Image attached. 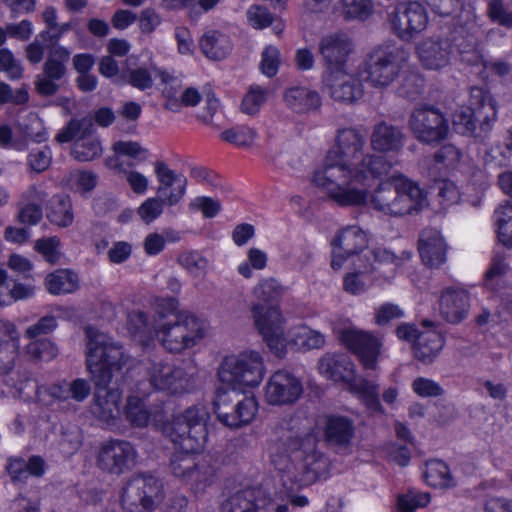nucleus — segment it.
Wrapping results in <instances>:
<instances>
[{
	"label": "nucleus",
	"instance_id": "f257e3e1",
	"mask_svg": "<svg viewBox=\"0 0 512 512\" xmlns=\"http://www.w3.org/2000/svg\"><path fill=\"white\" fill-rule=\"evenodd\" d=\"M390 170L387 160L366 150L357 130L346 128L338 130L312 182L343 207H370L389 216L414 214L426 207L427 198L419 185Z\"/></svg>",
	"mask_w": 512,
	"mask_h": 512
},
{
	"label": "nucleus",
	"instance_id": "f03ea898",
	"mask_svg": "<svg viewBox=\"0 0 512 512\" xmlns=\"http://www.w3.org/2000/svg\"><path fill=\"white\" fill-rule=\"evenodd\" d=\"M86 366L95 384L93 413L107 428L118 429L121 425L120 401L122 393L108 385L126 363L122 347L105 333L93 328L86 329Z\"/></svg>",
	"mask_w": 512,
	"mask_h": 512
},
{
	"label": "nucleus",
	"instance_id": "7ed1b4c3",
	"mask_svg": "<svg viewBox=\"0 0 512 512\" xmlns=\"http://www.w3.org/2000/svg\"><path fill=\"white\" fill-rule=\"evenodd\" d=\"M209 413L205 406L196 405L162 427L179 450L174 455L171 466L175 476L191 482L195 493L202 492L213 480V470L207 465H196L190 454L204 449L207 439L206 423Z\"/></svg>",
	"mask_w": 512,
	"mask_h": 512
},
{
	"label": "nucleus",
	"instance_id": "20e7f679",
	"mask_svg": "<svg viewBox=\"0 0 512 512\" xmlns=\"http://www.w3.org/2000/svg\"><path fill=\"white\" fill-rule=\"evenodd\" d=\"M157 318L150 325L141 311H132L127 315V330L142 343H146L154 334L163 347L171 352H181L194 346L203 336L202 323L192 314L178 311L175 298L155 300Z\"/></svg>",
	"mask_w": 512,
	"mask_h": 512
},
{
	"label": "nucleus",
	"instance_id": "39448f33",
	"mask_svg": "<svg viewBox=\"0 0 512 512\" xmlns=\"http://www.w3.org/2000/svg\"><path fill=\"white\" fill-rule=\"evenodd\" d=\"M326 467V459L315 451L313 438L291 443L289 453L276 462V477L286 491L274 498L268 497L269 510L288 512V502L295 507L306 506L307 497L289 491L312 484L325 475Z\"/></svg>",
	"mask_w": 512,
	"mask_h": 512
},
{
	"label": "nucleus",
	"instance_id": "423d86ee",
	"mask_svg": "<svg viewBox=\"0 0 512 512\" xmlns=\"http://www.w3.org/2000/svg\"><path fill=\"white\" fill-rule=\"evenodd\" d=\"M285 291V286L274 277L261 278L251 290V314L254 325L266 346L279 352L283 351L282 342L278 337L284 316L276 304Z\"/></svg>",
	"mask_w": 512,
	"mask_h": 512
},
{
	"label": "nucleus",
	"instance_id": "0eeeda50",
	"mask_svg": "<svg viewBox=\"0 0 512 512\" xmlns=\"http://www.w3.org/2000/svg\"><path fill=\"white\" fill-rule=\"evenodd\" d=\"M266 373L262 354L256 350H246L224 357L218 369L220 385L234 394L244 393L247 388L260 385Z\"/></svg>",
	"mask_w": 512,
	"mask_h": 512
},
{
	"label": "nucleus",
	"instance_id": "6e6552de",
	"mask_svg": "<svg viewBox=\"0 0 512 512\" xmlns=\"http://www.w3.org/2000/svg\"><path fill=\"white\" fill-rule=\"evenodd\" d=\"M317 369L319 374L327 380L343 384L369 409L382 411L376 385L356 375L355 365L347 355L325 354L319 359Z\"/></svg>",
	"mask_w": 512,
	"mask_h": 512
},
{
	"label": "nucleus",
	"instance_id": "1a4fd4ad",
	"mask_svg": "<svg viewBox=\"0 0 512 512\" xmlns=\"http://www.w3.org/2000/svg\"><path fill=\"white\" fill-rule=\"evenodd\" d=\"M332 246L331 267L334 270L341 269L346 261H352L366 252H370L371 259L380 265L400 266L402 263L401 258L386 248H369L367 233L355 225L341 230L333 240Z\"/></svg>",
	"mask_w": 512,
	"mask_h": 512
},
{
	"label": "nucleus",
	"instance_id": "9d476101",
	"mask_svg": "<svg viewBox=\"0 0 512 512\" xmlns=\"http://www.w3.org/2000/svg\"><path fill=\"white\" fill-rule=\"evenodd\" d=\"M496 105L490 93L482 87H473L467 105L453 114V124L462 134L480 136L488 132L496 118Z\"/></svg>",
	"mask_w": 512,
	"mask_h": 512
},
{
	"label": "nucleus",
	"instance_id": "9b49d317",
	"mask_svg": "<svg viewBox=\"0 0 512 512\" xmlns=\"http://www.w3.org/2000/svg\"><path fill=\"white\" fill-rule=\"evenodd\" d=\"M408 58L407 52L394 43H384L368 55L359 77L375 87L388 86L398 75L403 63Z\"/></svg>",
	"mask_w": 512,
	"mask_h": 512
},
{
	"label": "nucleus",
	"instance_id": "f8f14e48",
	"mask_svg": "<svg viewBox=\"0 0 512 512\" xmlns=\"http://www.w3.org/2000/svg\"><path fill=\"white\" fill-rule=\"evenodd\" d=\"M399 266L380 265L371 259V253L366 252L351 261L349 270L343 277V289L351 295H360L372 286H384L390 283Z\"/></svg>",
	"mask_w": 512,
	"mask_h": 512
},
{
	"label": "nucleus",
	"instance_id": "ddd939ff",
	"mask_svg": "<svg viewBox=\"0 0 512 512\" xmlns=\"http://www.w3.org/2000/svg\"><path fill=\"white\" fill-rule=\"evenodd\" d=\"M90 391L89 382L81 378L75 379L71 383L63 382L40 387L37 386L34 380L25 378L20 387L11 390V396L28 400L35 394L40 403L50 405L54 401H65L70 398L82 402L89 396Z\"/></svg>",
	"mask_w": 512,
	"mask_h": 512
},
{
	"label": "nucleus",
	"instance_id": "4468645a",
	"mask_svg": "<svg viewBox=\"0 0 512 512\" xmlns=\"http://www.w3.org/2000/svg\"><path fill=\"white\" fill-rule=\"evenodd\" d=\"M20 333L16 325L9 320H0V397L11 395V390L20 387L25 381L11 373L19 352Z\"/></svg>",
	"mask_w": 512,
	"mask_h": 512
},
{
	"label": "nucleus",
	"instance_id": "2eb2a0df",
	"mask_svg": "<svg viewBox=\"0 0 512 512\" xmlns=\"http://www.w3.org/2000/svg\"><path fill=\"white\" fill-rule=\"evenodd\" d=\"M333 330L341 343L359 357L365 368H376L382 347V342L378 337L356 329L349 320L336 323Z\"/></svg>",
	"mask_w": 512,
	"mask_h": 512
},
{
	"label": "nucleus",
	"instance_id": "dca6fc26",
	"mask_svg": "<svg viewBox=\"0 0 512 512\" xmlns=\"http://www.w3.org/2000/svg\"><path fill=\"white\" fill-rule=\"evenodd\" d=\"M161 499V487L155 477L135 476L123 489L121 505L127 512H152Z\"/></svg>",
	"mask_w": 512,
	"mask_h": 512
},
{
	"label": "nucleus",
	"instance_id": "f3484780",
	"mask_svg": "<svg viewBox=\"0 0 512 512\" xmlns=\"http://www.w3.org/2000/svg\"><path fill=\"white\" fill-rule=\"evenodd\" d=\"M239 394H234L224 388H218L214 399V412L218 419L231 428H238L251 423L258 412V402L254 395H244L236 401L231 412L227 411V407L231 404L233 398Z\"/></svg>",
	"mask_w": 512,
	"mask_h": 512
},
{
	"label": "nucleus",
	"instance_id": "a211bd4d",
	"mask_svg": "<svg viewBox=\"0 0 512 512\" xmlns=\"http://www.w3.org/2000/svg\"><path fill=\"white\" fill-rule=\"evenodd\" d=\"M396 333L399 339L412 344L415 357L425 363L432 362L444 346L441 334L430 327L420 331L414 325L401 324Z\"/></svg>",
	"mask_w": 512,
	"mask_h": 512
},
{
	"label": "nucleus",
	"instance_id": "6ab92c4d",
	"mask_svg": "<svg viewBox=\"0 0 512 512\" xmlns=\"http://www.w3.org/2000/svg\"><path fill=\"white\" fill-rule=\"evenodd\" d=\"M392 30L403 40H410L428 25L425 8L416 1L400 3L389 19Z\"/></svg>",
	"mask_w": 512,
	"mask_h": 512
},
{
	"label": "nucleus",
	"instance_id": "aec40b11",
	"mask_svg": "<svg viewBox=\"0 0 512 512\" xmlns=\"http://www.w3.org/2000/svg\"><path fill=\"white\" fill-rule=\"evenodd\" d=\"M137 456V451L130 442L109 440L100 445L97 463L105 471L121 474L134 467Z\"/></svg>",
	"mask_w": 512,
	"mask_h": 512
},
{
	"label": "nucleus",
	"instance_id": "412c9836",
	"mask_svg": "<svg viewBox=\"0 0 512 512\" xmlns=\"http://www.w3.org/2000/svg\"><path fill=\"white\" fill-rule=\"evenodd\" d=\"M279 340L282 342L283 351L279 352L271 347L268 349L276 357L283 358L287 355L289 349H296L298 351H308L311 349H320L325 344V336L304 324H299L289 329L285 328V318L280 325Z\"/></svg>",
	"mask_w": 512,
	"mask_h": 512
},
{
	"label": "nucleus",
	"instance_id": "4be33fe9",
	"mask_svg": "<svg viewBox=\"0 0 512 512\" xmlns=\"http://www.w3.org/2000/svg\"><path fill=\"white\" fill-rule=\"evenodd\" d=\"M409 125L422 142L439 141L448 133L446 119L437 109L430 106L416 108L411 114Z\"/></svg>",
	"mask_w": 512,
	"mask_h": 512
},
{
	"label": "nucleus",
	"instance_id": "5701e85b",
	"mask_svg": "<svg viewBox=\"0 0 512 512\" xmlns=\"http://www.w3.org/2000/svg\"><path fill=\"white\" fill-rule=\"evenodd\" d=\"M324 91L334 100L353 102L361 98L362 88L349 71V66L328 68L323 77Z\"/></svg>",
	"mask_w": 512,
	"mask_h": 512
},
{
	"label": "nucleus",
	"instance_id": "b1692460",
	"mask_svg": "<svg viewBox=\"0 0 512 512\" xmlns=\"http://www.w3.org/2000/svg\"><path fill=\"white\" fill-rule=\"evenodd\" d=\"M303 387L293 374L279 370L268 379L264 398L269 405L281 406L295 402L302 394Z\"/></svg>",
	"mask_w": 512,
	"mask_h": 512
},
{
	"label": "nucleus",
	"instance_id": "393cba45",
	"mask_svg": "<svg viewBox=\"0 0 512 512\" xmlns=\"http://www.w3.org/2000/svg\"><path fill=\"white\" fill-rule=\"evenodd\" d=\"M415 53L423 68L435 71L446 68L453 57L451 43L434 37L419 41L415 46Z\"/></svg>",
	"mask_w": 512,
	"mask_h": 512
},
{
	"label": "nucleus",
	"instance_id": "a878e982",
	"mask_svg": "<svg viewBox=\"0 0 512 512\" xmlns=\"http://www.w3.org/2000/svg\"><path fill=\"white\" fill-rule=\"evenodd\" d=\"M463 177L468 182L466 191H462L453 179H443L440 181L438 198L440 205L444 208H449L463 201L470 202L471 204L478 202L480 194L483 193L486 187L485 178L476 177L471 179L468 176Z\"/></svg>",
	"mask_w": 512,
	"mask_h": 512
},
{
	"label": "nucleus",
	"instance_id": "bb28decb",
	"mask_svg": "<svg viewBox=\"0 0 512 512\" xmlns=\"http://www.w3.org/2000/svg\"><path fill=\"white\" fill-rule=\"evenodd\" d=\"M154 173L158 181L157 194L162 202L168 206L179 203L186 192V178L162 161L154 163Z\"/></svg>",
	"mask_w": 512,
	"mask_h": 512
},
{
	"label": "nucleus",
	"instance_id": "cd10ccee",
	"mask_svg": "<svg viewBox=\"0 0 512 512\" xmlns=\"http://www.w3.org/2000/svg\"><path fill=\"white\" fill-rule=\"evenodd\" d=\"M353 42L348 33L337 31L325 35L319 44L321 55L328 63V68L349 66L347 57L353 51Z\"/></svg>",
	"mask_w": 512,
	"mask_h": 512
},
{
	"label": "nucleus",
	"instance_id": "c85d7f7f",
	"mask_svg": "<svg viewBox=\"0 0 512 512\" xmlns=\"http://www.w3.org/2000/svg\"><path fill=\"white\" fill-rule=\"evenodd\" d=\"M150 383L157 390L179 394L188 391L190 379L181 369L155 363L151 367Z\"/></svg>",
	"mask_w": 512,
	"mask_h": 512
},
{
	"label": "nucleus",
	"instance_id": "c756f323",
	"mask_svg": "<svg viewBox=\"0 0 512 512\" xmlns=\"http://www.w3.org/2000/svg\"><path fill=\"white\" fill-rule=\"evenodd\" d=\"M285 106L294 113L308 114L317 111L322 104L320 94L310 87L293 85L283 92Z\"/></svg>",
	"mask_w": 512,
	"mask_h": 512
},
{
	"label": "nucleus",
	"instance_id": "7c9ffc66",
	"mask_svg": "<svg viewBox=\"0 0 512 512\" xmlns=\"http://www.w3.org/2000/svg\"><path fill=\"white\" fill-rule=\"evenodd\" d=\"M435 159L440 168L453 172L454 176H456V173H459L471 179L476 177L485 178L483 172L477 170L471 162L463 156L460 150L451 144L441 147Z\"/></svg>",
	"mask_w": 512,
	"mask_h": 512
},
{
	"label": "nucleus",
	"instance_id": "2f4dec72",
	"mask_svg": "<svg viewBox=\"0 0 512 512\" xmlns=\"http://www.w3.org/2000/svg\"><path fill=\"white\" fill-rule=\"evenodd\" d=\"M268 509V496L260 488H248L232 495L222 505L221 512H253Z\"/></svg>",
	"mask_w": 512,
	"mask_h": 512
},
{
	"label": "nucleus",
	"instance_id": "473e14b6",
	"mask_svg": "<svg viewBox=\"0 0 512 512\" xmlns=\"http://www.w3.org/2000/svg\"><path fill=\"white\" fill-rule=\"evenodd\" d=\"M446 243L436 229H426L419 239V253L425 265L438 267L446 261Z\"/></svg>",
	"mask_w": 512,
	"mask_h": 512
},
{
	"label": "nucleus",
	"instance_id": "72a5a7b5",
	"mask_svg": "<svg viewBox=\"0 0 512 512\" xmlns=\"http://www.w3.org/2000/svg\"><path fill=\"white\" fill-rule=\"evenodd\" d=\"M468 307L469 296L463 289H446L440 297V313L448 322H460L466 316Z\"/></svg>",
	"mask_w": 512,
	"mask_h": 512
},
{
	"label": "nucleus",
	"instance_id": "f704fd0d",
	"mask_svg": "<svg viewBox=\"0 0 512 512\" xmlns=\"http://www.w3.org/2000/svg\"><path fill=\"white\" fill-rule=\"evenodd\" d=\"M371 147L378 152L398 151L403 145L401 130L386 122L377 124L370 136Z\"/></svg>",
	"mask_w": 512,
	"mask_h": 512
},
{
	"label": "nucleus",
	"instance_id": "c9c22d12",
	"mask_svg": "<svg viewBox=\"0 0 512 512\" xmlns=\"http://www.w3.org/2000/svg\"><path fill=\"white\" fill-rule=\"evenodd\" d=\"M202 53L210 60L225 59L232 50L230 37L219 30L206 31L199 40Z\"/></svg>",
	"mask_w": 512,
	"mask_h": 512
},
{
	"label": "nucleus",
	"instance_id": "e433bc0d",
	"mask_svg": "<svg viewBox=\"0 0 512 512\" xmlns=\"http://www.w3.org/2000/svg\"><path fill=\"white\" fill-rule=\"evenodd\" d=\"M157 76L160 77L164 83H167L173 79L172 76H170L165 71H160L153 67H139L130 70L127 75L124 76V78H121V81L120 79H116L115 84L120 86L130 84L134 88L143 91L153 86L154 78Z\"/></svg>",
	"mask_w": 512,
	"mask_h": 512
},
{
	"label": "nucleus",
	"instance_id": "4c0bfd02",
	"mask_svg": "<svg viewBox=\"0 0 512 512\" xmlns=\"http://www.w3.org/2000/svg\"><path fill=\"white\" fill-rule=\"evenodd\" d=\"M425 483L433 488L449 489L457 485V480L451 474L449 467L440 460H430L423 470Z\"/></svg>",
	"mask_w": 512,
	"mask_h": 512
},
{
	"label": "nucleus",
	"instance_id": "58836bf2",
	"mask_svg": "<svg viewBox=\"0 0 512 512\" xmlns=\"http://www.w3.org/2000/svg\"><path fill=\"white\" fill-rule=\"evenodd\" d=\"M45 287L52 295L73 293L79 287V278L69 269H58L46 276Z\"/></svg>",
	"mask_w": 512,
	"mask_h": 512
},
{
	"label": "nucleus",
	"instance_id": "ea45409f",
	"mask_svg": "<svg viewBox=\"0 0 512 512\" xmlns=\"http://www.w3.org/2000/svg\"><path fill=\"white\" fill-rule=\"evenodd\" d=\"M34 289L31 286L14 282L4 269H0V305L9 306L15 301L31 297Z\"/></svg>",
	"mask_w": 512,
	"mask_h": 512
},
{
	"label": "nucleus",
	"instance_id": "a19ab883",
	"mask_svg": "<svg viewBox=\"0 0 512 512\" xmlns=\"http://www.w3.org/2000/svg\"><path fill=\"white\" fill-rule=\"evenodd\" d=\"M7 469L13 480L22 481L28 476H41L44 473L45 464L39 456H32L27 461L16 458L9 461Z\"/></svg>",
	"mask_w": 512,
	"mask_h": 512
},
{
	"label": "nucleus",
	"instance_id": "79ce46f5",
	"mask_svg": "<svg viewBox=\"0 0 512 512\" xmlns=\"http://www.w3.org/2000/svg\"><path fill=\"white\" fill-rule=\"evenodd\" d=\"M326 437L337 444H347L354 434L352 422L343 416H329L326 419Z\"/></svg>",
	"mask_w": 512,
	"mask_h": 512
},
{
	"label": "nucleus",
	"instance_id": "37998d69",
	"mask_svg": "<svg viewBox=\"0 0 512 512\" xmlns=\"http://www.w3.org/2000/svg\"><path fill=\"white\" fill-rule=\"evenodd\" d=\"M48 218L52 223L60 227L70 226L74 220L70 197L66 195L53 197L50 202Z\"/></svg>",
	"mask_w": 512,
	"mask_h": 512
},
{
	"label": "nucleus",
	"instance_id": "c03bdc74",
	"mask_svg": "<svg viewBox=\"0 0 512 512\" xmlns=\"http://www.w3.org/2000/svg\"><path fill=\"white\" fill-rule=\"evenodd\" d=\"M496 232L499 241L506 247H512V204L506 202L497 207L494 213Z\"/></svg>",
	"mask_w": 512,
	"mask_h": 512
},
{
	"label": "nucleus",
	"instance_id": "a18cd8bd",
	"mask_svg": "<svg viewBox=\"0 0 512 512\" xmlns=\"http://www.w3.org/2000/svg\"><path fill=\"white\" fill-rule=\"evenodd\" d=\"M125 419L135 427H145L152 421V413L142 398L130 395L124 408Z\"/></svg>",
	"mask_w": 512,
	"mask_h": 512
},
{
	"label": "nucleus",
	"instance_id": "49530a36",
	"mask_svg": "<svg viewBox=\"0 0 512 512\" xmlns=\"http://www.w3.org/2000/svg\"><path fill=\"white\" fill-rule=\"evenodd\" d=\"M268 254L258 248L251 247L246 252V258L237 266V272L245 279H251L255 271H262L267 267Z\"/></svg>",
	"mask_w": 512,
	"mask_h": 512
},
{
	"label": "nucleus",
	"instance_id": "de8ad7c7",
	"mask_svg": "<svg viewBox=\"0 0 512 512\" xmlns=\"http://www.w3.org/2000/svg\"><path fill=\"white\" fill-rule=\"evenodd\" d=\"M268 96L269 91L266 87L258 84L251 85L242 98L241 112L249 116L257 115L267 102Z\"/></svg>",
	"mask_w": 512,
	"mask_h": 512
},
{
	"label": "nucleus",
	"instance_id": "09e8293b",
	"mask_svg": "<svg viewBox=\"0 0 512 512\" xmlns=\"http://www.w3.org/2000/svg\"><path fill=\"white\" fill-rule=\"evenodd\" d=\"M72 312L68 307H56L54 309L55 315H46L39 319V321L29 326L25 331L27 338L33 339L38 336L48 334L57 327L56 318H68Z\"/></svg>",
	"mask_w": 512,
	"mask_h": 512
},
{
	"label": "nucleus",
	"instance_id": "8fccbe9b",
	"mask_svg": "<svg viewBox=\"0 0 512 512\" xmlns=\"http://www.w3.org/2000/svg\"><path fill=\"white\" fill-rule=\"evenodd\" d=\"M102 147L99 140L92 134H82L73 145L72 155L78 161H90L100 156Z\"/></svg>",
	"mask_w": 512,
	"mask_h": 512
},
{
	"label": "nucleus",
	"instance_id": "3c124183",
	"mask_svg": "<svg viewBox=\"0 0 512 512\" xmlns=\"http://www.w3.org/2000/svg\"><path fill=\"white\" fill-rule=\"evenodd\" d=\"M372 0H341L339 11L346 20L364 21L373 13Z\"/></svg>",
	"mask_w": 512,
	"mask_h": 512
},
{
	"label": "nucleus",
	"instance_id": "603ef678",
	"mask_svg": "<svg viewBox=\"0 0 512 512\" xmlns=\"http://www.w3.org/2000/svg\"><path fill=\"white\" fill-rule=\"evenodd\" d=\"M430 501L429 493L409 490L397 496L395 507L397 512H415L419 508L426 507Z\"/></svg>",
	"mask_w": 512,
	"mask_h": 512
},
{
	"label": "nucleus",
	"instance_id": "864d4df0",
	"mask_svg": "<svg viewBox=\"0 0 512 512\" xmlns=\"http://www.w3.org/2000/svg\"><path fill=\"white\" fill-rule=\"evenodd\" d=\"M258 134L254 128L236 126L221 133V139L239 148L251 147L257 140Z\"/></svg>",
	"mask_w": 512,
	"mask_h": 512
},
{
	"label": "nucleus",
	"instance_id": "5fc2aeb1",
	"mask_svg": "<svg viewBox=\"0 0 512 512\" xmlns=\"http://www.w3.org/2000/svg\"><path fill=\"white\" fill-rule=\"evenodd\" d=\"M178 261L190 276L202 279L206 275L208 262L198 252H184L179 256Z\"/></svg>",
	"mask_w": 512,
	"mask_h": 512
},
{
	"label": "nucleus",
	"instance_id": "6e6d98bb",
	"mask_svg": "<svg viewBox=\"0 0 512 512\" xmlns=\"http://www.w3.org/2000/svg\"><path fill=\"white\" fill-rule=\"evenodd\" d=\"M67 187L72 191L85 194L92 191L97 184V176L90 171H72L67 178Z\"/></svg>",
	"mask_w": 512,
	"mask_h": 512
},
{
	"label": "nucleus",
	"instance_id": "4d7b16f0",
	"mask_svg": "<svg viewBox=\"0 0 512 512\" xmlns=\"http://www.w3.org/2000/svg\"><path fill=\"white\" fill-rule=\"evenodd\" d=\"M281 65L280 50L274 45H267L261 52L259 68L261 73L267 78L274 77Z\"/></svg>",
	"mask_w": 512,
	"mask_h": 512
},
{
	"label": "nucleus",
	"instance_id": "13d9d810",
	"mask_svg": "<svg viewBox=\"0 0 512 512\" xmlns=\"http://www.w3.org/2000/svg\"><path fill=\"white\" fill-rule=\"evenodd\" d=\"M26 354L31 360L50 361L58 354V349L50 340H34L26 346Z\"/></svg>",
	"mask_w": 512,
	"mask_h": 512
},
{
	"label": "nucleus",
	"instance_id": "bf43d9fd",
	"mask_svg": "<svg viewBox=\"0 0 512 512\" xmlns=\"http://www.w3.org/2000/svg\"><path fill=\"white\" fill-rule=\"evenodd\" d=\"M113 151L118 156H126L141 163L150 157V152L135 141H118L113 144Z\"/></svg>",
	"mask_w": 512,
	"mask_h": 512
},
{
	"label": "nucleus",
	"instance_id": "052dcab7",
	"mask_svg": "<svg viewBox=\"0 0 512 512\" xmlns=\"http://www.w3.org/2000/svg\"><path fill=\"white\" fill-rule=\"evenodd\" d=\"M248 24L258 30H262L270 26L273 22V15L270 11L260 5H251L246 11Z\"/></svg>",
	"mask_w": 512,
	"mask_h": 512
},
{
	"label": "nucleus",
	"instance_id": "680f3d73",
	"mask_svg": "<svg viewBox=\"0 0 512 512\" xmlns=\"http://www.w3.org/2000/svg\"><path fill=\"white\" fill-rule=\"evenodd\" d=\"M60 240L57 237L44 238L36 241L35 250L49 263H57L60 259Z\"/></svg>",
	"mask_w": 512,
	"mask_h": 512
},
{
	"label": "nucleus",
	"instance_id": "e2e57ef3",
	"mask_svg": "<svg viewBox=\"0 0 512 512\" xmlns=\"http://www.w3.org/2000/svg\"><path fill=\"white\" fill-rule=\"evenodd\" d=\"M174 38L179 54L185 56L193 55L196 46L191 31L187 27L176 26L174 29Z\"/></svg>",
	"mask_w": 512,
	"mask_h": 512
},
{
	"label": "nucleus",
	"instance_id": "0e129e2a",
	"mask_svg": "<svg viewBox=\"0 0 512 512\" xmlns=\"http://www.w3.org/2000/svg\"><path fill=\"white\" fill-rule=\"evenodd\" d=\"M411 387L413 392L421 398L436 397L443 393V389L437 382L424 377L416 378Z\"/></svg>",
	"mask_w": 512,
	"mask_h": 512
},
{
	"label": "nucleus",
	"instance_id": "69168bd1",
	"mask_svg": "<svg viewBox=\"0 0 512 512\" xmlns=\"http://www.w3.org/2000/svg\"><path fill=\"white\" fill-rule=\"evenodd\" d=\"M163 204L160 198L150 197L139 206L138 214L146 224H149L162 214Z\"/></svg>",
	"mask_w": 512,
	"mask_h": 512
},
{
	"label": "nucleus",
	"instance_id": "338daca9",
	"mask_svg": "<svg viewBox=\"0 0 512 512\" xmlns=\"http://www.w3.org/2000/svg\"><path fill=\"white\" fill-rule=\"evenodd\" d=\"M0 70L7 73L12 79H19L23 74L21 63L15 59L9 49L0 50Z\"/></svg>",
	"mask_w": 512,
	"mask_h": 512
},
{
	"label": "nucleus",
	"instance_id": "774afa93",
	"mask_svg": "<svg viewBox=\"0 0 512 512\" xmlns=\"http://www.w3.org/2000/svg\"><path fill=\"white\" fill-rule=\"evenodd\" d=\"M402 317H404V311L393 303H383L375 309V322L381 326Z\"/></svg>",
	"mask_w": 512,
	"mask_h": 512
}]
</instances>
